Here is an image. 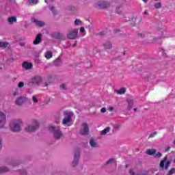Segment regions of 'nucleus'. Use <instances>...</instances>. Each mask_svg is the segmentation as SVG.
I'll return each instance as SVG.
<instances>
[{"label":"nucleus","instance_id":"obj_1","mask_svg":"<svg viewBox=\"0 0 175 175\" xmlns=\"http://www.w3.org/2000/svg\"><path fill=\"white\" fill-rule=\"evenodd\" d=\"M38 129H39V122L35 119L31 120L25 128V132H28L29 133L36 132Z\"/></svg>","mask_w":175,"mask_h":175},{"label":"nucleus","instance_id":"obj_2","mask_svg":"<svg viewBox=\"0 0 175 175\" xmlns=\"http://www.w3.org/2000/svg\"><path fill=\"white\" fill-rule=\"evenodd\" d=\"M21 120H14L10 123V129L12 132H20L21 131Z\"/></svg>","mask_w":175,"mask_h":175},{"label":"nucleus","instance_id":"obj_3","mask_svg":"<svg viewBox=\"0 0 175 175\" xmlns=\"http://www.w3.org/2000/svg\"><path fill=\"white\" fill-rule=\"evenodd\" d=\"M73 117V113L68 111H64V118L62 120L63 125H67V126H70V120Z\"/></svg>","mask_w":175,"mask_h":175},{"label":"nucleus","instance_id":"obj_4","mask_svg":"<svg viewBox=\"0 0 175 175\" xmlns=\"http://www.w3.org/2000/svg\"><path fill=\"white\" fill-rule=\"evenodd\" d=\"M49 130L50 132H53L55 139H61V137L62 136V132L61 130H59V128L55 127L54 126H49Z\"/></svg>","mask_w":175,"mask_h":175},{"label":"nucleus","instance_id":"obj_5","mask_svg":"<svg viewBox=\"0 0 175 175\" xmlns=\"http://www.w3.org/2000/svg\"><path fill=\"white\" fill-rule=\"evenodd\" d=\"M88 132H90V127L88 126V124L87 122L83 123L79 131L80 135L87 136V135H88Z\"/></svg>","mask_w":175,"mask_h":175},{"label":"nucleus","instance_id":"obj_6","mask_svg":"<svg viewBox=\"0 0 175 175\" xmlns=\"http://www.w3.org/2000/svg\"><path fill=\"white\" fill-rule=\"evenodd\" d=\"M79 33V30L77 29H74L72 30H70L68 31V33L67 34L68 39L75 40L77 39Z\"/></svg>","mask_w":175,"mask_h":175},{"label":"nucleus","instance_id":"obj_7","mask_svg":"<svg viewBox=\"0 0 175 175\" xmlns=\"http://www.w3.org/2000/svg\"><path fill=\"white\" fill-rule=\"evenodd\" d=\"M40 83H42V77L37 76L31 79V81L28 83V85H31V84H36L37 85H39Z\"/></svg>","mask_w":175,"mask_h":175},{"label":"nucleus","instance_id":"obj_8","mask_svg":"<svg viewBox=\"0 0 175 175\" xmlns=\"http://www.w3.org/2000/svg\"><path fill=\"white\" fill-rule=\"evenodd\" d=\"M79 158H80V151L78 150L75 154L74 161L72 162L73 167H75V166H77V165H79Z\"/></svg>","mask_w":175,"mask_h":175},{"label":"nucleus","instance_id":"obj_9","mask_svg":"<svg viewBox=\"0 0 175 175\" xmlns=\"http://www.w3.org/2000/svg\"><path fill=\"white\" fill-rule=\"evenodd\" d=\"M6 122V116L3 112H0V128H3Z\"/></svg>","mask_w":175,"mask_h":175},{"label":"nucleus","instance_id":"obj_10","mask_svg":"<svg viewBox=\"0 0 175 175\" xmlns=\"http://www.w3.org/2000/svg\"><path fill=\"white\" fill-rule=\"evenodd\" d=\"M43 35H42V33H38L36 36L35 40L33 42V44H39V43H40L42 42V38Z\"/></svg>","mask_w":175,"mask_h":175},{"label":"nucleus","instance_id":"obj_11","mask_svg":"<svg viewBox=\"0 0 175 175\" xmlns=\"http://www.w3.org/2000/svg\"><path fill=\"white\" fill-rule=\"evenodd\" d=\"M23 68H24V69H26L27 70H29L30 69H32V63H29L28 62H24L22 64Z\"/></svg>","mask_w":175,"mask_h":175},{"label":"nucleus","instance_id":"obj_12","mask_svg":"<svg viewBox=\"0 0 175 175\" xmlns=\"http://www.w3.org/2000/svg\"><path fill=\"white\" fill-rule=\"evenodd\" d=\"M98 6L100 9H106V8L110 7V3L109 2H101L98 3Z\"/></svg>","mask_w":175,"mask_h":175},{"label":"nucleus","instance_id":"obj_13","mask_svg":"<svg viewBox=\"0 0 175 175\" xmlns=\"http://www.w3.org/2000/svg\"><path fill=\"white\" fill-rule=\"evenodd\" d=\"M103 47L105 50H110L113 47V44L110 41H107L103 44Z\"/></svg>","mask_w":175,"mask_h":175},{"label":"nucleus","instance_id":"obj_14","mask_svg":"<svg viewBox=\"0 0 175 175\" xmlns=\"http://www.w3.org/2000/svg\"><path fill=\"white\" fill-rule=\"evenodd\" d=\"M25 100V98L24 97H19L16 99L15 101L16 105H18V106H21L24 103V101Z\"/></svg>","mask_w":175,"mask_h":175},{"label":"nucleus","instance_id":"obj_15","mask_svg":"<svg viewBox=\"0 0 175 175\" xmlns=\"http://www.w3.org/2000/svg\"><path fill=\"white\" fill-rule=\"evenodd\" d=\"M123 12H124V6L120 5L116 8V13H117V14L121 15L122 14Z\"/></svg>","mask_w":175,"mask_h":175},{"label":"nucleus","instance_id":"obj_16","mask_svg":"<svg viewBox=\"0 0 175 175\" xmlns=\"http://www.w3.org/2000/svg\"><path fill=\"white\" fill-rule=\"evenodd\" d=\"M16 21H17V18L16 16H10L8 18L9 24H13V23H16Z\"/></svg>","mask_w":175,"mask_h":175},{"label":"nucleus","instance_id":"obj_17","mask_svg":"<svg viewBox=\"0 0 175 175\" xmlns=\"http://www.w3.org/2000/svg\"><path fill=\"white\" fill-rule=\"evenodd\" d=\"M128 107H127V110H131L132 108L133 107V100H129L128 101Z\"/></svg>","mask_w":175,"mask_h":175},{"label":"nucleus","instance_id":"obj_18","mask_svg":"<svg viewBox=\"0 0 175 175\" xmlns=\"http://www.w3.org/2000/svg\"><path fill=\"white\" fill-rule=\"evenodd\" d=\"M146 154H148V155H154L157 154V150L155 149H148L146 150Z\"/></svg>","mask_w":175,"mask_h":175},{"label":"nucleus","instance_id":"obj_19","mask_svg":"<svg viewBox=\"0 0 175 175\" xmlns=\"http://www.w3.org/2000/svg\"><path fill=\"white\" fill-rule=\"evenodd\" d=\"M0 47H2L3 49H6L9 47V42H0Z\"/></svg>","mask_w":175,"mask_h":175},{"label":"nucleus","instance_id":"obj_20","mask_svg":"<svg viewBox=\"0 0 175 175\" xmlns=\"http://www.w3.org/2000/svg\"><path fill=\"white\" fill-rule=\"evenodd\" d=\"M9 172V168L6 167H0V174H2V173H8Z\"/></svg>","mask_w":175,"mask_h":175},{"label":"nucleus","instance_id":"obj_21","mask_svg":"<svg viewBox=\"0 0 175 175\" xmlns=\"http://www.w3.org/2000/svg\"><path fill=\"white\" fill-rule=\"evenodd\" d=\"M110 132V127H106L105 129L101 131V135H106V133H109Z\"/></svg>","mask_w":175,"mask_h":175},{"label":"nucleus","instance_id":"obj_22","mask_svg":"<svg viewBox=\"0 0 175 175\" xmlns=\"http://www.w3.org/2000/svg\"><path fill=\"white\" fill-rule=\"evenodd\" d=\"M125 92H126V89H125V88H122L120 90H118L117 94H118L119 95H122Z\"/></svg>","mask_w":175,"mask_h":175},{"label":"nucleus","instance_id":"obj_23","mask_svg":"<svg viewBox=\"0 0 175 175\" xmlns=\"http://www.w3.org/2000/svg\"><path fill=\"white\" fill-rule=\"evenodd\" d=\"M90 144L91 147H98V144H96V142H95L94 139H90Z\"/></svg>","mask_w":175,"mask_h":175},{"label":"nucleus","instance_id":"obj_24","mask_svg":"<svg viewBox=\"0 0 175 175\" xmlns=\"http://www.w3.org/2000/svg\"><path fill=\"white\" fill-rule=\"evenodd\" d=\"M34 22L38 27H43L44 25V23L42 21L35 20Z\"/></svg>","mask_w":175,"mask_h":175},{"label":"nucleus","instance_id":"obj_25","mask_svg":"<svg viewBox=\"0 0 175 175\" xmlns=\"http://www.w3.org/2000/svg\"><path fill=\"white\" fill-rule=\"evenodd\" d=\"M154 8L155 9H161V8H162V3L158 2V3H154Z\"/></svg>","mask_w":175,"mask_h":175},{"label":"nucleus","instance_id":"obj_26","mask_svg":"<svg viewBox=\"0 0 175 175\" xmlns=\"http://www.w3.org/2000/svg\"><path fill=\"white\" fill-rule=\"evenodd\" d=\"M160 33L161 34V38H169V36H167L166 35L167 32L165 31H164L163 29H161L160 31Z\"/></svg>","mask_w":175,"mask_h":175},{"label":"nucleus","instance_id":"obj_27","mask_svg":"<svg viewBox=\"0 0 175 175\" xmlns=\"http://www.w3.org/2000/svg\"><path fill=\"white\" fill-rule=\"evenodd\" d=\"M167 159V157H164L163 160H162L160 162V167H165V162H166V160Z\"/></svg>","mask_w":175,"mask_h":175},{"label":"nucleus","instance_id":"obj_28","mask_svg":"<svg viewBox=\"0 0 175 175\" xmlns=\"http://www.w3.org/2000/svg\"><path fill=\"white\" fill-rule=\"evenodd\" d=\"M46 59H50L53 57V53L50 51L46 52L45 55Z\"/></svg>","mask_w":175,"mask_h":175},{"label":"nucleus","instance_id":"obj_29","mask_svg":"<svg viewBox=\"0 0 175 175\" xmlns=\"http://www.w3.org/2000/svg\"><path fill=\"white\" fill-rule=\"evenodd\" d=\"M157 135H158V132L154 131L150 134L148 139H152V137H155V136H157Z\"/></svg>","mask_w":175,"mask_h":175},{"label":"nucleus","instance_id":"obj_30","mask_svg":"<svg viewBox=\"0 0 175 175\" xmlns=\"http://www.w3.org/2000/svg\"><path fill=\"white\" fill-rule=\"evenodd\" d=\"M38 2H39V0H29V5H32V4L37 5Z\"/></svg>","mask_w":175,"mask_h":175},{"label":"nucleus","instance_id":"obj_31","mask_svg":"<svg viewBox=\"0 0 175 175\" xmlns=\"http://www.w3.org/2000/svg\"><path fill=\"white\" fill-rule=\"evenodd\" d=\"M114 159H109L107 162L106 165H110V163H113L114 162Z\"/></svg>","mask_w":175,"mask_h":175},{"label":"nucleus","instance_id":"obj_32","mask_svg":"<svg viewBox=\"0 0 175 175\" xmlns=\"http://www.w3.org/2000/svg\"><path fill=\"white\" fill-rule=\"evenodd\" d=\"M175 173V168H172L169 172H168V175H172L174 174Z\"/></svg>","mask_w":175,"mask_h":175},{"label":"nucleus","instance_id":"obj_33","mask_svg":"<svg viewBox=\"0 0 175 175\" xmlns=\"http://www.w3.org/2000/svg\"><path fill=\"white\" fill-rule=\"evenodd\" d=\"M161 157H162V153L159 152L155 153L154 158H161Z\"/></svg>","mask_w":175,"mask_h":175},{"label":"nucleus","instance_id":"obj_34","mask_svg":"<svg viewBox=\"0 0 175 175\" xmlns=\"http://www.w3.org/2000/svg\"><path fill=\"white\" fill-rule=\"evenodd\" d=\"M170 166V161H167L165 163V169L167 170L168 167Z\"/></svg>","mask_w":175,"mask_h":175},{"label":"nucleus","instance_id":"obj_35","mask_svg":"<svg viewBox=\"0 0 175 175\" xmlns=\"http://www.w3.org/2000/svg\"><path fill=\"white\" fill-rule=\"evenodd\" d=\"M80 24H81V21H80L79 19L75 20V25H80Z\"/></svg>","mask_w":175,"mask_h":175},{"label":"nucleus","instance_id":"obj_36","mask_svg":"<svg viewBox=\"0 0 175 175\" xmlns=\"http://www.w3.org/2000/svg\"><path fill=\"white\" fill-rule=\"evenodd\" d=\"M33 103H38V102H39V100H38V98L36 97V96H33Z\"/></svg>","mask_w":175,"mask_h":175},{"label":"nucleus","instance_id":"obj_37","mask_svg":"<svg viewBox=\"0 0 175 175\" xmlns=\"http://www.w3.org/2000/svg\"><path fill=\"white\" fill-rule=\"evenodd\" d=\"M50 9L53 14H57V10H55V8H54V7H51Z\"/></svg>","mask_w":175,"mask_h":175},{"label":"nucleus","instance_id":"obj_38","mask_svg":"<svg viewBox=\"0 0 175 175\" xmlns=\"http://www.w3.org/2000/svg\"><path fill=\"white\" fill-rule=\"evenodd\" d=\"M55 38L57 39H61V38H62V34L59 33H56Z\"/></svg>","mask_w":175,"mask_h":175},{"label":"nucleus","instance_id":"obj_39","mask_svg":"<svg viewBox=\"0 0 175 175\" xmlns=\"http://www.w3.org/2000/svg\"><path fill=\"white\" fill-rule=\"evenodd\" d=\"M130 174L131 175H140L138 173H136V172H133V170H130Z\"/></svg>","mask_w":175,"mask_h":175},{"label":"nucleus","instance_id":"obj_40","mask_svg":"<svg viewBox=\"0 0 175 175\" xmlns=\"http://www.w3.org/2000/svg\"><path fill=\"white\" fill-rule=\"evenodd\" d=\"M18 87L19 88H21L22 87H24V82H19Z\"/></svg>","mask_w":175,"mask_h":175},{"label":"nucleus","instance_id":"obj_41","mask_svg":"<svg viewBox=\"0 0 175 175\" xmlns=\"http://www.w3.org/2000/svg\"><path fill=\"white\" fill-rule=\"evenodd\" d=\"M61 88L62 90H66V85H65V83L62 84Z\"/></svg>","mask_w":175,"mask_h":175},{"label":"nucleus","instance_id":"obj_42","mask_svg":"<svg viewBox=\"0 0 175 175\" xmlns=\"http://www.w3.org/2000/svg\"><path fill=\"white\" fill-rule=\"evenodd\" d=\"M57 62H59V64H61V57H58L55 60V63H57Z\"/></svg>","mask_w":175,"mask_h":175},{"label":"nucleus","instance_id":"obj_43","mask_svg":"<svg viewBox=\"0 0 175 175\" xmlns=\"http://www.w3.org/2000/svg\"><path fill=\"white\" fill-rule=\"evenodd\" d=\"M129 21H137L136 18L132 17L131 19H129Z\"/></svg>","mask_w":175,"mask_h":175},{"label":"nucleus","instance_id":"obj_44","mask_svg":"<svg viewBox=\"0 0 175 175\" xmlns=\"http://www.w3.org/2000/svg\"><path fill=\"white\" fill-rule=\"evenodd\" d=\"M165 152H169V151H170V146H167L166 148H165Z\"/></svg>","mask_w":175,"mask_h":175},{"label":"nucleus","instance_id":"obj_45","mask_svg":"<svg viewBox=\"0 0 175 175\" xmlns=\"http://www.w3.org/2000/svg\"><path fill=\"white\" fill-rule=\"evenodd\" d=\"M20 174L21 175H27V172L25 171H21Z\"/></svg>","mask_w":175,"mask_h":175},{"label":"nucleus","instance_id":"obj_46","mask_svg":"<svg viewBox=\"0 0 175 175\" xmlns=\"http://www.w3.org/2000/svg\"><path fill=\"white\" fill-rule=\"evenodd\" d=\"M100 111L101 113H105L106 111V108L105 107L101 108Z\"/></svg>","mask_w":175,"mask_h":175},{"label":"nucleus","instance_id":"obj_47","mask_svg":"<svg viewBox=\"0 0 175 175\" xmlns=\"http://www.w3.org/2000/svg\"><path fill=\"white\" fill-rule=\"evenodd\" d=\"M0 150H2V138L0 137Z\"/></svg>","mask_w":175,"mask_h":175},{"label":"nucleus","instance_id":"obj_48","mask_svg":"<svg viewBox=\"0 0 175 175\" xmlns=\"http://www.w3.org/2000/svg\"><path fill=\"white\" fill-rule=\"evenodd\" d=\"M80 31L81 32H85V29H84L83 27H81V29H80Z\"/></svg>","mask_w":175,"mask_h":175},{"label":"nucleus","instance_id":"obj_49","mask_svg":"<svg viewBox=\"0 0 175 175\" xmlns=\"http://www.w3.org/2000/svg\"><path fill=\"white\" fill-rule=\"evenodd\" d=\"M109 111H114V108H113V107H111L109 108Z\"/></svg>","mask_w":175,"mask_h":175},{"label":"nucleus","instance_id":"obj_50","mask_svg":"<svg viewBox=\"0 0 175 175\" xmlns=\"http://www.w3.org/2000/svg\"><path fill=\"white\" fill-rule=\"evenodd\" d=\"M144 14H145V16L148 15V11L145 10V11L144 12Z\"/></svg>","mask_w":175,"mask_h":175},{"label":"nucleus","instance_id":"obj_51","mask_svg":"<svg viewBox=\"0 0 175 175\" xmlns=\"http://www.w3.org/2000/svg\"><path fill=\"white\" fill-rule=\"evenodd\" d=\"M154 42H157L158 40V38H153Z\"/></svg>","mask_w":175,"mask_h":175},{"label":"nucleus","instance_id":"obj_52","mask_svg":"<svg viewBox=\"0 0 175 175\" xmlns=\"http://www.w3.org/2000/svg\"><path fill=\"white\" fill-rule=\"evenodd\" d=\"M142 20H143V18L140 17L139 20V22L140 23V21H142Z\"/></svg>","mask_w":175,"mask_h":175},{"label":"nucleus","instance_id":"obj_53","mask_svg":"<svg viewBox=\"0 0 175 175\" xmlns=\"http://www.w3.org/2000/svg\"><path fill=\"white\" fill-rule=\"evenodd\" d=\"M16 95H17V92H14V96H16Z\"/></svg>","mask_w":175,"mask_h":175},{"label":"nucleus","instance_id":"obj_54","mask_svg":"<svg viewBox=\"0 0 175 175\" xmlns=\"http://www.w3.org/2000/svg\"><path fill=\"white\" fill-rule=\"evenodd\" d=\"M133 110L134 111H137V108H134Z\"/></svg>","mask_w":175,"mask_h":175},{"label":"nucleus","instance_id":"obj_55","mask_svg":"<svg viewBox=\"0 0 175 175\" xmlns=\"http://www.w3.org/2000/svg\"><path fill=\"white\" fill-rule=\"evenodd\" d=\"M143 1V2H148V0H142Z\"/></svg>","mask_w":175,"mask_h":175},{"label":"nucleus","instance_id":"obj_56","mask_svg":"<svg viewBox=\"0 0 175 175\" xmlns=\"http://www.w3.org/2000/svg\"><path fill=\"white\" fill-rule=\"evenodd\" d=\"M47 85H49V84L45 83L44 87H47Z\"/></svg>","mask_w":175,"mask_h":175},{"label":"nucleus","instance_id":"obj_57","mask_svg":"<svg viewBox=\"0 0 175 175\" xmlns=\"http://www.w3.org/2000/svg\"><path fill=\"white\" fill-rule=\"evenodd\" d=\"M173 144H174V146H175V139L173 142Z\"/></svg>","mask_w":175,"mask_h":175},{"label":"nucleus","instance_id":"obj_58","mask_svg":"<svg viewBox=\"0 0 175 175\" xmlns=\"http://www.w3.org/2000/svg\"><path fill=\"white\" fill-rule=\"evenodd\" d=\"M76 44H74L73 45H72V47H75V45Z\"/></svg>","mask_w":175,"mask_h":175},{"label":"nucleus","instance_id":"obj_59","mask_svg":"<svg viewBox=\"0 0 175 175\" xmlns=\"http://www.w3.org/2000/svg\"><path fill=\"white\" fill-rule=\"evenodd\" d=\"M156 2H158V1H159V0H154Z\"/></svg>","mask_w":175,"mask_h":175},{"label":"nucleus","instance_id":"obj_60","mask_svg":"<svg viewBox=\"0 0 175 175\" xmlns=\"http://www.w3.org/2000/svg\"><path fill=\"white\" fill-rule=\"evenodd\" d=\"M174 163H175V159L174 160Z\"/></svg>","mask_w":175,"mask_h":175}]
</instances>
